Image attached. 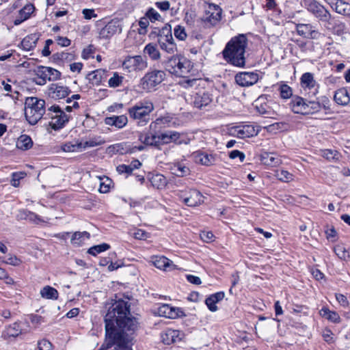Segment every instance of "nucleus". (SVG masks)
<instances>
[{
  "instance_id": "1",
  "label": "nucleus",
  "mask_w": 350,
  "mask_h": 350,
  "mask_svg": "<svg viewBox=\"0 0 350 350\" xmlns=\"http://www.w3.org/2000/svg\"><path fill=\"white\" fill-rule=\"evenodd\" d=\"M130 304L122 299L116 301L105 317V339L101 349L133 350V333L137 321L130 312Z\"/></svg>"
},
{
  "instance_id": "2",
  "label": "nucleus",
  "mask_w": 350,
  "mask_h": 350,
  "mask_svg": "<svg viewBox=\"0 0 350 350\" xmlns=\"http://www.w3.org/2000/svg\"><path fill=\"white\" fill-rule=\"evenodd\" d=\"M247 45V39L243 34H239L231 38L222 52L224 59L234 66L244 67Z\"/></svg>"
},
{
  "instance_id": "3",
  "label": "nucleus",
  "mask_w": 350,
  "mask_h": 350,
  "mask_svg": "<svg viewBox=\"0 0 350 350\" xmlns=\"http://www.w3.org/2000/svg\"><path fill=\"white\" fill-rule=\"evenodd\" d=\"M153 103L148 100L137 102L127 109L129 118L135 121L137 126H144L150 120V114L154 111Z\"/></svg>"
},
{
  "instance_id": "4",
  "label": "nucleus",
  "mask_w": 350,
  "mask_h": 350,
  "mask_svg": "<svg viewBox=\"0 0 350 350\" xmlns=\"http://www.w3.org/2000/svg\"><path fill=\"white\" fill-rule=\"evenodd\" d=\"M163 67L170 74L185 78L193 68L191 62L185 57L173 55L163 62Z\"/></svg>"
},
{
  "instance_id": "5",
  "label": "nucleus",
  "mask_w": 350,
  "mask_h": 350,
  "mask_svg": "<svg viewBox=\"0 0 350 350\" xmlns=\"http://www.w3.org/2000/svg\"><path fill=\"white\" fill-rule=\"evenodd\" d=\"M45 101L37 97H27L25 102V116L31 125H35L45 113Z\"/></svg>"
},
{
  "instance_id": "6",
  "label": "nucleus",
  "mask_w": 350,
  "mask_h": 350,
  "mask_svg": "<svg viewBox=\"0 0 350 350\" xmlns=\"http://www.w3.org/2000/svg\"><path fill=\"white\" fill-rule=\"evenodd\" d=\"M300 14L301 11L286 12V19H289V21H286V29L291 28L290 26L294 24L299 35L304 38L317 39L320 36V33L317 31L312 25L300 23V20L297 17V15Z\"/></svg>"
},
{
  "instance_id": "7",
  "label": "nucleus",
  "mask_w": 350,
  "mask_h": 350,
  "mask_svg": "<svg viewBox=\"0 0 350 350\" xmlns=\"http://www.w3.org/2000/svg\"><path fill=\"white\" fill-rule=\"evenodd\" d=\"M166 75L163 70H152L141 79L140 85L146 92H151L156 90V87L161 84L165 79Z\"/></svg>"
},
{
  "instance_id": "8",
  "label": "nucleus",
  "mask_w": 350,
  "mask_h": 350,
  "mask_svg": "<svg viewBox=\"0 0 350 350\" xmlns=\"http://www.w3.org/2000/svg\"><path fill=\"white\" fill-rule=\"evenodd\" d=\"M48 116L51 118L50 126L55 131L62 129L69 120V117L58 105H52L48 109Z\"/></svg>"
},
{
  "instance_id": "9",
  "label": "nucleus",
  "mask_w": 350,
  "mask_h": 350,
  "mask_svg": "<svg viewBox=\"0 0 350 350\" xmlns=\"http://www.w3.org/2000/svg\"><path fill=\"white\" fill-rule=\"evenodd\" d=\"M222 9L214 3H208L202 22L208 27L216 26L221 19Z\"/></svg>"
},
{
  "instance_id": "10",
  "label": "nucleus",
  "mask_w": 350,
  "mask_h": 350,
  "mask_svg": "<svg viewBox=\"0 0 350 350\" xmlns=\"http://www.w3.org/2000/svg\"><path fill=\"white\" fill-rule=\"evenodd\" d=\"M304 5L321 21L327 22L332 18L329 12L316 0H304Z\"/></svg>"
},
{
  "instance_id": "11",
  "label": "nucleus",
  "mask_w": 350,
  "mask_h": 350,
  "mask_svg": "<svg viewBox=\"0 0 350 350\" xmlns=\"http://www.w3.org/2000/svg\"><path fill=\"white\" fill-rule=\"evenodd\" d=\"M147 67L146 59L141 55L129 56L122 63V68L129 72L142 71Z\"/></svg>"
},
{
  "instance_id": "12",
  "label": "nucleus",
  "mask_w": 350,
  "mask_h": 350,
  "mask_svg": "<svg viewBox=\"0 0 350 350\" xmlns=\"http://www.w3.org/2000/svg\"><path fill=\"white\" fill-rule=\"evenodd\" d=\"M122 30V23L117 18L111 20L107 24L101 28L98 32L100 39L107 40L111 38L116 33H121Z\"/></svg>"
},
{
  "instance_id": "13",
  "label": "nucleus",
  "mask_w": 350,
  "mask_h": 350,
  "mask_svg": "<svg viewBox=\"0 0 350 350\" xmlns=\"http://www.w3.org/2000/svg\"><path fill=\"white\" fill-rule=\"evenodd\" d=\"M230 132V135L233 136L244 139L256 135L258 130H256L252 124H244L232 127Z\"/></svg>"
},
{
  "instance_id": "14",
  "label": "nucleus",
  "mask_w": 350,
  "mask_h": 350,
  "mask_svg": "<svg viewBox=\"0 0 350 350\" xmlns=\"http://www.w3.org/2000/svg\"><path fill=\"white\" fill-rule=\"evenodd\" d=\"M191 103L194 107L202 109L213 101V95L206 90L196 92L191 98Z\"/></svg>"
},
{
  "instance_id": "15",
  "label": "nucleus",
  "mask_w": 350,
  "mask_h": 350,
  "mask_svg": "<svg viewBox=\"0 0 350 350\" xmlns=\"http://www.w3.org/2000/svg\"><path fill=\"white\" fill-rule=\"evenodd\" d=\"M259 75L256 72H241L236 75V83L242 87L251 86L258 82Z\"/></svg>"
},
{
  "instance_id": "16",
  "label": "nucleus",
  "mask_w": 350,
  "mask_h": 350,
  "mask_svg": "<svg viewBox=\"0 0 350 350\" xmlns=\"http://www.w3.org/2000/svg\"><path fill=\"white\" fill-rule=\"evenodd\" d=\"M301 85L305 91L308 90L309 94L315 96L319 92V85L314 80V75L311 72H305L301 77Z\"/></svg>"
},
{
  "instance_id": "17",
  "label": "nucleus",
  "mask_w": 350,
  "mask_h": 350,
  "mask_svg": "<svg viewBox=\"0 0 350 350\" xmlns=\"http://www.w3.org/2000/svg\"><path fill=\"white\" fill-rule=\"evenodd\" d=\"M183 134L174 131H168L165 133L159 134V143L160 145L167 144L171 142H174L177 144H188V140L182 138Z\"/></svg>"
},
{
  "instance_id": "18",
  "label": "nucleus",
  "mask_w": 350,
  "mask_h": 350,
  "mask_svg": "<svg viewBox=\"0 0 350 350\" xmlns=\"http://www.w3.org/2000/svg\"><path fill=\"white\" fill-rule=\"evenodd\" d=\"M183 202L189 206H196L204 202V196L196 189H190L189 195L183 193L180 196Z\"/></svg>"
},
{
  "instance_id": "19",
  "label": "nucleus",
  "mask_w": 350,
  "mask_h": 350,
  "mask_svg": "<svg viewBox=\"0 0 350 350\" xmlns=\"http://www.w3.org/2000/svg\"><path fill=\"white\" fill-rule=\"evenodd\" d=\"M157 313L159 316L169 319H176L181 316L183 311L180 308H174L169 304H162L157 308Z\"/></svg>"
},
{
  "instance_id": "20",
  "label": "nucleus",
  "mask_w": 350,
  "mask_h": 350,
  "mask_svg": "<svg viewBox=\"0 0 350 350\" xmlns=\"http://www.w3.org/2000/svg\"><path fill=\"white\" fill-rule=\"evenodd\" d=\"M70 92L68 88L66 86L51 84L49 89V95L54 99H62L66 98Z\"/></svg>"
},
{
  "instance_id": "21",
  "label": "nucleus",
  "mask_w": 350,
  "mask_h": 350,
  "mask_svg": "<svg viewBox=\"0 0 350 350\" xmlns=\"http://www.w3.org/2000/svg\"><path fill=\"white\" fill-rule=\"evenodd\" d=\"M139 140L146 146H153L159 147V135L152 134L148 132H142L139 134Z\"/></svg>"
},
{
  "instance_id": "22",
  "label": "nucleus",
  "mask_w": 350,
  "mask_h": 350,
  "mask_svg": "<svg viewBox=\"0 0 350 350\" xmlns=\"http://www.w3.org/2000/svg\"><path fill=\"white\" fill-rule=\"evenodd\" d=\"M35 7L33 4L29 3L25 5L19 10L18 15L14 21L15 25H18L25 20L28 19L31 14L33 12Z\"/></svg>"
},
{
  "instance_id": "23",
  "label": "nucleus",
  "mask_w": 350,
  "mask_h": 350,
  "mask_svg": "<svg viewBox=\"0 0 350 350\" xmlns=\"http://www.w3.org/2000/svg\"><path fill=\"white\" fill-rule=\"evenodd\" d=\"M193 156L196 163L203 165L209 166L214 164L215 161V157L206 152H196L193 153Z\"/></svg>"
},
{
  "instance_id": "24",
  "label": "nucleus",
  "mask_w": 350,
  "mask_h": 350,
  "mask_svg": "<svg viewBox=\"0 0 350 350\" xmlns=\"http://www.w3.org/2000/svg\"><path fill=\"white\" fill-rule=\"evenodd\" d=\"M22 334V329L18 322L8 326L1 333V338L8 340L11 337L16 338Z\"/></svg>"
},
{
  "instance_id": "25",
  "label": "nucleus",
  "mask_w": 350,
  "mask_h": 350,
  "mask_svg": "<svg viewBox=\"0 0 350 350\" xmlns=\"http://www.w3.org/2000/svg\"><path fill=\"white\" fill-rule=\"evenodd\" d=\"M105 123L109 126H113L118 129L124 128L128 123L126 115L112 116L105 119Z\"/></svg>"
},
{
  "instance_id": "26",
  "label": "nucleus",
  "mask_w": 350,
  "mask_h": 350,
  "mask_svg": "<svg viewBox=\"0 0 350 350\" xmlns=\"http://www.w3.org/2000/svg\"><path fill=\"white\" fill-rule=\"evenodd\" d=\"M288 105L291 111L295 113L304 114L306 111V102L301 97L296 96L292 98Z\"/></svg>"
},
{
  "instance_id": "27",
  "label": "nucleus",
  "mask_w": 350,
  "mask_h": 350,
  "mask_svg": "<svg viewBox=\"0 0 350 350\" xmlns=\"http://www.w3.org/2000/svg\"><path fill=\"white\" fill-rule=\"evenodd\" d=\"M336 13L350 18V3L344 0H336L330 6Z\"/></svg>"
},
{
  "instance_id": "28",
  "label": "nucleus",
  "mask_w": 350,
  "mask_h": 350,
  "mask_svg": "<svg viewBox=\"0 0 350 350\" xmlns=\"http://www.w3.org/2000/svg\"><path fill=\"white\" fill-rule=\"evenodd\" d=\"M163 342L166 345L177 342L181 340L180 332L178 330L167 329L162 335Z\"/></svg>"
},
{
  "instance_id": "29",
  "label": "nucleus",
  "mask_w": 350,
  "mask_h": 350,
  "mask_svg": "<svg viewBox=\"0 0 350 350\" xmlns=\"http://www.w3.org/2000/svg\"><path fill=\"white\" fill-rule=\"evenodd\" d=\"M152 262L157 268L164 271H170L174 266L170 260L163 256H156Z\"/></svg>"
},
{
  "instance_id": "30",
  "label": "nucleus",
  "mask_w": 350,
  "mask_h": 350,
  "mask_svg": "<svg viewBox=\"0 0 350 350\" xmlns=\"http://www.w3.org/2000/svg\"><path fill=\"white\" fill-rule=\"evenodd\" d=\"M48 67L38 66L36 70V77L33 78V81L39 85L46 84L48 81Z\"/></svg>"
},
{
  "instance_id": "31",
  "label": "nucleus",
  "mask_w": 350,
  "mask_h": 350,
  "mask_svg": "<svg viewBox=\"0 0 350 350\" xmlns=\"http://www.w3.org/2000/svg\"><path fill=\"white\" fill-rule=\"evenodd\" d=\"M90 237V233L86 231L75 232L73 233L70 241L72 245L80 246L85 242V241L88 240Z\"/></svg>"
},
{
  "instance_id": "32",
  "label": "nucleus",
  "mask_w": 350,
  "mask_h": 350,
  "mask_svg": "<svg viewBox=\"0 0 350 350\" xmlns=\"http://www.w3.org/2000/svg\"><path fill=\"white\" fill-rule=\"evenodd\" d=\"M334 98L338 104L342 105H347L350 100L348 92L345 88L336 91Z\"/></svg>"
},
{
  "instance_id": "33",
  "label": "nucleus",
  "mask_w": 350,
  "mask_h": 350,
  "mask_svg": "<svg viewBox=\"0 0 350 350\" xmlns=\"http://www.w3.org/2000/svg\"><path fill=\"white\" fill-rule=\"evenodd\" d=\"M150 181L152 185L158 189L164 188L167 185L166 178L160 174L152 175L150 178Z\"/></svg>"
},
{
  "instance_id": "34",
  "label": "nucleus",
  "mask_w": 350,
  "mask_h": 350,
  "mask_svg": "<svg viewBox=\"0 0 350 350\" xmlns=\"http://www.w3.org/2000/svg\"><path fill=\"white\" fill-rule=\"evenodd\" d=\"M158 42L171 40L173 38L172 33V29L170 25L166 24L162 29H159L158 33Z\"/></svg>"
},
{
  "instance_id": "35",
  "label": "nucleus",
  "mask_w": 350,
  "mask_h": 350,
  "mask_svg": "<svg viewBox=\"0 0 350 350\" xmlns=\"http://www.w3.org/2000/svg\"><path fill=\"white\" fill-rule=\"evenodd\" d=\"M144 52L145 54L148 55L152 60H158L161 58V53L159 49L152 43H149L145 46Z\"/></svg>"
},
{
  "instance_id": "36",
  "label": "nucleus",
  "mask_w": 350,
  "mask_h": 350,
  "mask_svg": "<svg viewBox=\"0 0 350 350\" xmlns=\"http://www.w3.org/2000/svg\"><path fill=\"white\" fill-rule=\"evenodd\" d=\"M33 142L31 138L27 135H22L17 140L16 146L23 150H26L31 148Z\"/></svg>"
},
{
  "instance_id": "37",
  "label": "nucleus",
  "mask_w": 350,
  "mask_h": 350,
  "mask_svg": "<svg viewBox=\"0 0 350 350\" xmlns=\"http://www.w3.org/2000/svg\"><path fill=\"white\" fill-rule=\"evenodd\" d=\"M320 314L323 317H325L329 321L333 323H339L340 321V317L339 314L335 311H331L327 308H323L320 310Z\"/></svg>"
},
{
  "instance_id": "38",
  "label": "nucleus",
  "mask_w": 350,
  "mask_h": 350,
  "mask_svg": "<svg viewBox=\"0 0 350 350\" xmlns=\"http://www.w3.org/2000/svg\"><path fill=\"white\" fill-rule=\"evenodd\" d=\"M105 141L101 136H93L89 137L85 142H82V148L85 149L90 147H95L105 144Z\"/></svg>"
},
{
  "instance_id": "39",
  "label": "nucleus",
  "mask_w": 350,
  "mask_h": 350,
  "mask_svg": "<svg viewBox=\"0 0 350 350\" xmlns=\"http://www.w3.org/2000/svg\"><path fill=\"white\" fill-rule=\"evenodd\" d=\"M40 295L44 298L57 299L58 297V291L50 286H46L41 289Z\"/></svg>"
},
{
  "instance_id": "40",
  "label": "nucleus",
  "mask_w": 350,
  "mask_h": 350,
  "mask_svg": "<svg viewBox=\"0 0 350 350\" xmlns=\"http://www.w3.org/2000/svg\"><path fill=\"white\" fill-rule=\"evenodd\" d=\"M158 42L160 48L167 53L172 54L176 51V44L174 41V38L171 40H167V42L159 41Z\"/></svg>"
},
{
  "instance_id": "41",
  "label": "nucleus",
  "mask_w": 350,
  "mask_h": 350,
  "mask_svg": "<svg viewBox=\"0 0 350 350\" xmlns=\"http://www.w3.org/2000/svg\"><path fill=\"white\" fill-rule=\"evenodd\" d=\"M37 39L33 35L26 36L21 42V46L23 49L30 51L36 47Z\"/></svg>"
},
{
  "instance_id": "42",
  "label": "nucleus",
  "mask_w": 350,
  "mask_h": 350,
  "mask_svg": "<svg viewBox=\"0 0 350 350\" xmlns=\"http://www.w3.org/2000/svg\"><path fill=\"white\" fill-rule=\"evenodd\" d=\"M336 255L341 260H347L350 258L349 252L343 245H337L334 247Z\"/></svg>"
},
{
  "instance_id": "43",
  "label": "nucleus",
  "mask_w": 350,
  "mask_h": 350,
  "mask_svg": "<svg viewBox=\"0 0 350 350\" xmlns=\"http://www.w3.org/2000/svg\"><path fill=\"white\" fill-rule=\"evenodd\" d=\"M107 152L110 154H123L126 152V150L124 147V144H123L122 143H118L111 145L109 147H107Z\"/></svg>"
},
{
  "instance_id": "44",
  "label": "nucleus",
  "mask_w": 350,
  "mask_h": 350,
  "mask_svg": "<svg viewBox=\"0 0 350 350\" xmlns=\"http://www.w3.org/2000/svg\"><path fill=\"white\" fill-rule=\"evenodd\" d=\"M124 79L123 76L120 75L117 72H114L113 76L108 81V85L110 88H118L122 85Z\"/></svg>"
},
{
  "instance_id": "45",
  "label": "nucleus",
  "mask_w": 350,
  "mask_h": 350,
  "mask_svg": "<svg viewBox=\"0 0 350 350\" xmlns=\"http://www.w3.org/2000/svg\"><path fill=\"white\" fill-rule=\"evenodd\" d=\"M110 248V245L107 243H102L97 245H94L91 247L88 252L92 255V256H96L97 254H100V252L107 251Z\"/></svg>"
},
{
  "instance_id": "46",
  "label": "nucleus",
  "mask_w": 350,
  "mask_h": 350,
  "mask_svg": "<svg viewBox=\"0 0 350 350\" xmlns=\"http://www.w3.org/2000/svg\"><path fill=\"white\" fill-rule=\"evenodd\" d=\"M321 108V105L317 101H308L306 103V111L304 114H312L319 111Z\"/></svg>"
},
{
  "instance_id": "47",
  "label": "nucleus",
  "mask_w": 350,
  "mask_h": 350,
  "mask_svg": "<svg viewBox=\"0 0 350 350\" xmlns=\"http://www.w3.org/2000/svg\"><path fill=\"white\" fill-rule=\"evenodd\" d=\"M203 81L201 79H186L184 78V79L180 82V84L185 88H192V87H197L200 85L201 83H202Z\"/></svg>"
},
{
  "instance_id": "48",
  "label": "nucleus",
  "mask_w": 350,
  "mask_h": 350,
  "mask_svg": "<svg viewBox=\"0 0 350 350\" xmlns=\"http://www.w3.org/2000/svg\"><path fill=\"white\" fill-rule=\"evenodd\" d=\"M321 155L328 161L338 159L339 153L336 150L325 149L321 150Z\"/></svg>"
},
{
  "instance_id": "49",
  "label": "nucleus",
  "mask_w": 350,
  "mask_h": 350,
  "mask_svg": "<svg viewBox=\"0 0 350 350\" xmlns=\"http://www.w3.org/2000/svg\"><path fill=\"white\" fill-rule=\"evenodd\" d=\"M62 149L64 152H75L79 149H83L82 142H77L72 144L71 142L65 143L62 146Z\"/></svg>"
},
{
  "instance_id": "50",
  "label": "nucleus",
  "mask_w": 350,
  "mask_h": 350,
  "mask_svg": "<svg viewBox=\"0 0 350 350\" xmlns=\"http://www.w3.org/2000/svg\"><path fill=\"white\" fill-rule=\"evenodd\" d=\"M174 34L179 40H185L187 37L185 28L181 25H177L175 27L174 29Z\"/></svg>"
},
{
  "instance_id": "51",
  "label": "nucleus",
  "mask_w": 350,
  "mask_h": 350,
  "mask_svg": "<svg viewBox=\"0 0 350 350\" xmlns=\"http://www.w3.org/2000/svg\"><path fill=\"white\" fill-rule=\"evenodd\" d=\"M26 173L23 172H14L12 174L11 185L17 187L19 186L20 180L25 178Z\"/></svg>"
},
{
  "instance_id": "52",
  "label": "nucleus",
  "mask_w": 350,
  "mask_h": 350,
  "mask_svg": "<svg viewBox=\"0 0 350 350\" xmlns=\"http://www.w3.org/2000/svg\"><path fill=\"white\" fill-rule=\"evenodd\" d=\"M28 219L27 220L33 224H40L42 223H46L47 220L49 219L46 218V219L44 218H42L40 216L37 215L36 213L29 211V213H28Z\"/></svg>"
},
{
  "instance_id": "53",
  "label": "nucleus",
  "mask_w": 350,
  "mask_h": 350,
  "mask_svg": "<svg viewBox=\"0 0 350 350\" xmlns=\"http://www.w3.org/2000/svg\"><path fill=\"white\" fill-rule=\"evenodd\" d=\"M104 75H105L104 70H101V69L96 70L92 72V73L90 75H92V78H91L90 79L94 81V83L98 85L101 83L103 77Z\"/></svg>"
},
{
  "instance_id": "54",
  "label": "nucleus",
  "mask_w": 350,
  "mask_h": 350,
  "mask_svg": "<svg viewBox=\"0 0 350 350\" xmlns=\"http://www.w3.org/2000/svg\"><path fill=\"white\" fill-rule=\"evenodd\" d=\"M48 81H55L60 78L61 72L57 70L48 67Z\"/></svg>"
},
{
  "instance_id": "55",
  "label": "nucleus",
  "mask_w": 350,
  "mask_h": 350,
  "mask_svg": "<svg viewBox=\"0 0 350 350\" xmlns=\"http://www.w3.org/2000/svg\"><path fill=\"white\" fill-rule=\"evenodd\" d=\"M146 15L151 22L161 19V15L154 8H150Z\"/></svg>"
},
{
  "instance_id": "56",
  "label": "nucleus",
  "mask_w": 350,
  "mask_h": 350,
  "mask_svg": "<svg viewBox=\"0 0 350 350\" xmlns=\"http://www.w3.org/2000/svg\"><path fill=\"white\" fill-rule=\"evenodd\" d=\"M170 122V120L169 117H159V118H157L154 122H152L150 124V128H152V127L156 128L157 125H159V126H161L163 124L164 125V124L169 123Z\"/></svg>"
},
{
  "instance_id": "57",
  "label": "nucleus",
  "mask_w": 350,
  "mask_h": 350,
  "mask_svg": "<svg viewBox=\"0 0 350 350\" xmlns=\"http://www.w3.org/2000/svg\"><path fill=\"white\" fill-rule=\"evenodd\" d=\"M116 170L120 174H126L128 175L131 174L133 171L129 165L125 164H121L117 166Z\"/></svg>"
},
{
  "instance_id": "58",
  "label": "nucleus",
  "mask_w": 350,
  "mask_h": 350,
  "mask_svg": "<svg viewBox=\"0 0 350 350\" xmlns=\"http://www.w3.org/2000/svg\"><path fill=\"white\" fill-rule=\"evenodd\" d=\"M111 183V181L109 178H107L105 181H102L101 180L100 183L99 191L103 193H107L109 191Z\"/></svg>"
},
{
  "instance_id": "59",
  "label": "nucleus",
  "mask_w": 350,
  "mask_h": 350,
  "mask_svg": "<svg viewBox=\"0 0 350 350\" xmlns=\"http://www.w3.org/2000/svg\"><path fill=\"white\" fill-rule=\"evenodd\" d=\"M217 303V302L214 299H213L211 295L205 300L206 305L211 312H215L217 310V307L216 306Z\"/></svg>"
},
{
  "instance_id": "60",
  "label": "nucleus",
  "mask_w": 350,
  "mask_h": 350,
  "mask_svg": "<svg viewBox=\"0 0 350 350\" xmlns=\"http://www.w3.org/2000/svg\"><path fill=\"white\" fill-rule=\"evenodd\" d=\"M175 167H176L175 173L178 176H183L189 173V168L180 163L175 166Z\"/></svg>"
},
{
  "instance_id": "61",
  "label": "nucleus",
  "mask_w": 350,
  "mask_h": 350,
  "mask_svg": "<svg viewBox=\"0 0 350 350\" xmlns=\"http://www.w3.org/2000/svg\"><path fill=\"white\" fill-rule=\"evenodd\" d=\"M38 350H52L51 343L46 340H42L38 343Z\"/></svg>"
},
{
  "instance_id": "62",
  "label": "nucleus",
  "mask_w": 350,
  "mask_h": 350,
  "mask_svg": "<svg viewBox=\"0 0 350 350\" xmlns=\"http://www.w3.org/2000/svg\"><path fill=\"white\" fill-rule=\"evenodd\" d=\"M82 14H83L84 18L87 20L97 17V14H95L94 10L93 9H83L82 10Z\"/></svg>"
},
{
  "instance_id": "63",
  "label": "nucleus",
  "mask_w": 350,
  "mask_h": 350,
  "mask_svg": "<svg viewBox=\"0 0 350 350\" xmlns=\"http://www.w3.org/2000/svg\"><path fill=\"white\" fill-rule=\"evenodd\" d=\"M133 236L137 239L145 240L148 237V234L143 230L138 229L134 232Z\"/></svg>"
},
{
  "instance_id": "64",
  "label": "nucleus",
  "mask_w": 350,
  "mask_h": 350,
  "mask_svg": "<svg viewBox=\"0 0 350 350\" xmlns=\"http://www.w3.org/2000/svg\"><path fill=\"white\" fill-rule=\"evenodd\" d=\"M214 235L211 232L203 231L200 233V238L204 242H211L213 240Z\"/></svg>"
}]
</instances>
